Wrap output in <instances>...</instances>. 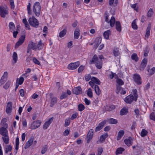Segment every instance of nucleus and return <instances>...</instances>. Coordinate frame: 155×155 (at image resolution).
<instances>
[{"label":"nucleus","instance_id":"nucleus-38","mask_svg":"<svg viewBox=\"0 0 155 155\" xmlns=\"http://www.w3.org/2000/svg\"><path fill=\"white\" fill-rule=\"evenodd\" d=\"M124 149L123 148H118L116 151V154L117 155L122 153V152L124 151Z\"/></svg>","mask_w":155,"mask_h":155},{"label":"nucleus","instance_id":"nucleus-55","mask_svg":"<svg viewBox=\"0 0 155 155\" xmlns=\"http://www.w3.org/2000/svg\"><path fill=\"white\" fill-rule=\"evenodd\" d=\"M150 118L151 120L155 121V113L152 112L150 115Z\"/></svg>","mask_w":155,"mask_h":155},{"label":"nucleus","instance_id":"nucleus-16","mask_svg":"<svg viewBox=\"0 0 155 155\" xmlns=\"http://www.w3.org/2000/svg\"><path fill=\"white\" fill-rule=\"evenodd\" d=\"M0 134L3 136H6L8 135L7 130L4 127H2L0 128Z\"/></svg>","mask_w":155,"mask_h":155},{"label":"nucleus","instance_id":"nucleus-64","mask_svg":"<svg viewBox=\"0 0 155 155\" xmlns=\"http://www.w3.org/2000/svg\"><path fill=\"white\" fill-rule=\"evenodd\" d=\"M33 62L38 65H40V62L35 58H33Z\"/></svg>","mask_w":155,"mask_h":155},{"label":"nucleus","instance_id":"nucleus-47","mask_svg":"<svg viewBox=\"0 0 155 155\" xmlns=\"http://www.w3.org/2000/svg\"><path fill=\"white\" fill-rule=\"evenodd\" d=\"M149 49L148 46H147L144 51V55L145 57L147 56L149 52Z\"/></svg>","mask_w":155,"mask_h":155},{"label":"nucleus","instance_id":"nucleus-5","mask_svg":"<svg viewBox=\"0 0 155 155\" xmlns=\"http://www.w3.org/2000/svg\"><path fill=\"white\" fill-rule=\"evenodd\" d=\"M79 65L80 63L79 61L72 63L68 65V68L69 69L74 70L77 68Z\"/></svg>","mask_w":155,"mask_h":155},{"label":"nucleus","instance_id":"nucleus-22","mask_svg":"<svg viewBox=\"0 0 155 155\" xmlns=\"http://www.w3.org/2000/svg\"><path fill=\"white\" fill-rule=\"evenodd\" d=\"M116 28L117 31L120 32L121 31V27L120 23L119 21H117L115 22Z\"/></svg>","mask_w":155,"mask_h":155},{"label":"nucleus","instance_id":"nucleus-57","mask_svg":"<svg viewBox=\"0 0 155 155\" xmlns=\"http://www.w3.org/2000/svg\"><path fill=\"white\" fill-rule=\"evenodd\" d=\"M11 84V82L8 81L4 86V88L5 89H8L9 87Z\"/></svg>","mask_w":155,"mask_h":155},{"label":"nucleus","instance_id":"nucleus-63","mask_svg":"<svg viewBox=\"0 0 155 155\" xmlns=\"http://www.w3.org/2000/svg\"><path fill=\"white\" fill-rule=\"evenodd\" d=\"M10 2L11 8L12 9H14L15 8V5L14 0H10Z\"/></svg>","mask_w":155,"mask_h":155},{"label":"nucleus","instance_id":"nucleus-32","mask_svg":"<svg viewBox=\"0 0 155 155\" xmlns=\"http://www.w3.org/2000/svg\"><path fill=\"white\" fill-rule=\"evenodd\" d=\"M94 89L96 94L98 95H99L101 93V91L99 87L97 85H95Z\"/></svg>","mask_w":155,"mask_h":155},{"label":"nucleus","instance_id":"nucleus-60","mask_svg":"<svg viewBox=\"0 0 155 155\" xmlns=\"http://www.w3.org/2000/svg\"><path fill=\"white\" fill-rule=\"evenodd\" d=\"M67 94L66 92H63L60 96L61 99H63L67 97Z\"/></svg>","mask_w":155,"mask_h":155},{"label":"nucleus","instance_id":"nucleus-20","mask_svg":"<svg viewBox=\"0 0 155 155\" xmlns=\"http://www.w3.org/2000/svg\"><path fill=\"white\" fill-rule=\"evenodd\" d=\"M28 47L34 50H36L37 49L35 44L32 41L29 42Z\"/></svg>","mask_w":155,"mask_h":155},{"label":"nucleus","instance_id":"nucleus-42","mask_svg":"<svg viewBox=\"0 0 155 155\" xmlns=\"http://www.w3.org/2000/svg\"><path fill=\"white\" fill-rule=\"evenodd\" d=\"M133 93L134 95V100L136 101L138 97V95L137 94V91L136 89H134L133 90Z\"/></svg>","mask_w":155,"mask_h":155},{"label":"nucleus","instance_id":"nucleus-1","mask_svg":"<svg viewBox=\"0 0 155 155\" xmlns=\"http://www.w3.org/2000/svg\"><path fill=\"white\" fill-rule=\"evenodd\" d=\"M90 64H95V66L98 69H101L102 67V60L99 59L97 56L96 54L94 56L92 60L90 61Z\"/></svg>","mask_w":155,"mask_h":155},{"label":"nucleus","instance_id":"nucleus-15","mask_svg":"<svg viewBox=\"0 0 155 155\" xmlns=\"http://www.w3.org/2000/svg\"><path fill=\"white\" fill-rule=\"evenodd\" d=\"M94 135V130L91 129L88 132V143L92 139Z\"/></svg>","mask_w":155,"mask_h":155},{"label":"nucleus","instance_id":"nucleus-35","mask_svg":"<svg viewBox=\"0 0 155 155\" xmlns=\"http://www.w3.org/2000/svg\"><path fill=\"white\" fill-rule=\"evenodd\" d=\"M2 139L3 140L4 142L6 144H8L9 143V137L8 135L6 136L2 137Z\"/></svg>","mask_w":155,"mask_h":155},{"label":"nucleus","instance_id":"nucleus-52","mask_svg":"<svg viewBox=\"0 0 155 155\" xmlns=\"http://www.w3.org/2000/svg\"><path fill=\"white\" fill-rule=\"evenodd\" d=\"M122 89L121 88L120 86L118 85H117V88L116 90V92L117 94L120 93Z\"/></svg>","mask_w":155,"mask_h":155},{"label":"nucleus","instance_id":"nucleus-50","mask_svg":"<svg viewBox=\"0 0 155 155\" xmlns=\"http://www.w3.org/2000/svg\"><path fill=\"white\" fill-rule=\"evenodd\" d=\"M84 106L82 104H80L78 105V110L79 111H82L84 109Z\"/></svg>","mask_w":155,"mask_h":155},{"label":"nucleus","instance_id":"nucleus-48","mask_svg":"<svg viewBox=\"0 0 155 155\" xmlns=\"http://www.w3.org/2000/svg\"><path fill=\"white\" fill-rule=\"evenodd\" d=\"M113 53L115 56H117L119 54V50L118 48H115L113 50Z\"/></svg>","mask_w":155,"mask_h":155},{"label":"nucleus","instance_id":"nucleus-45","mask_svg":"<svg viewBox=\"0 0 155 155\" xmlns=\"http://www.w3.org/2000/svg\"><path fill=\"white\" fill-rule=\"evenodd\" d=\"M117 79V80H116V82L118 84L117 85L120 86L124 84V82L121 79L118 78Z\"/></svg>","mask_w":155,"mask_h":155},{"label":"nucleus","instance_id":"nucleus-58","mask_svg":"<svg viewBox=\"0 0 155 155\" xmlns=\"http://www.w3.org/2000/svg\"><path fill=\"white\" fill-rule=\"evenodd\" d=\"M103 152V149L102 147H99L97 150V155H101Z\"/></svg>","mask_w":155,"mask_h":155},{"label":"nucleus","instance_id":"nucleus-24","mask_svg":"<svg viewBox=\"0 0 155 155\" xmlns=\"http://www.w3.org/2000/svg\"><path fill=\"white\" fill-rule=\"evenodd\" d=\"M80 30L78 28H76L74 31V38L75 39H78L80 35Z\"/></svg>","mask_w":155,"mask_h":155},{"label":"nucleus","instance_id":"nucleus-34","mask_svg":"<svg viewBox=\"0 0 155 155\" xmlns=\"http://www.w3.org/2000/svg\"><path fill=\"white\" fill-rule=\"evenodd\" d=\"M108 134L107 133H105L104 134L102 135L100 137V140L101 141H104L106 138L108 137Z\"/></svg>","mask_w":155,"mask_h":155},{"label":"nucleus","instance_id":"nucleus-49","mask_svg":"<svg viewBox=\"0 0 155 155\" xmlns=\"http://www.w3.org/2000/svg\"><path fill=\"white\" fill-rule=\"evenodd\" d=\"M70 123V119L68 118L66 119L65 120L64 126L66 127L69 125Z\"/></svg>","mask_w":155,"mask_h":155},{"label":"nucleus","instance_id":"nucleus-14","mask_svg":"<svg viewBox=\"0 0 155 155\" xmlns=\"http://www.w3.org/2000/svg\"><path fill=\"white\" fill-rule=\"evenodd\" d=\"M147 58H144L142 61L140 67V70H143L145 68L147 63Z\"/></svg>","mask_w":155,"mask_h":155},{"label":"nucleus","instance_id":"nucleus-36","mask_svg":"<svg viewBox=\"0 0 155 155\" xmlns=\"http://www.w3.org/2000/svg\"><path fill=\"white\" fill-rule=\"evenodd\" d=\"M136 19L134 20L132 22L131 24V26L132 28L135 30L137 29L138 28L136 24Z\"/></svg>","mask_w":155,"mask_h":155},{"label":"nucleus","instance_id":"nucleus-4","mask_svg":"<svg viewBox=\"0 0 155 155\" xmlns=\"http://www.w3.org/2000/svg\"><path fill=\"white\" fill-rule=\"evenodd\" d=\"M8 13V8L3 6H0V15L1 17L5 18L6 15Z\"/></svg>","mask_w":155,"mask_h":155},{"label":"nucleus","instance_id":"nucleus-46","mask_svg":"<svg viewBox=\"0 0 155 155\" xmlns=\"http://www.w3.org/2000/svg\"><path fill=\"white\" fill-rule=\"evenodd\" d=\"M148 133L147 131L145 129H143L141 132V136L142 137H144L147 135Z\"/></svg>","mask_w":155,"mask_h":155},{"label":"nucleus","instance_id":"nucleus-41","mask_svg":"<svg viewBox=\"0 0 155 155\" xmlns=\"http://www.w3.org/2000/svg\"><path fill=\"white\" fill-rule=\"evenodd\" d=\"M12 149V147L10 145H8L6 148L5 153H7L8 152H11Z\"/></svg>","mask_w":155,"mask_h":155},{"label":"nucleus","instance_id":"nucleus-59","mask_svg":"<svg viewBox=\"0 0 155 155\" xmlns=\"http://www.w3.org/2000/svg\"><path fill=\"white\" fill-rule=\"evenodd\" d=\"M88 96L90 97H93V93L91 88H89L88 89Z\"/></svg>","mask_w":155,"mask_h":155},{"label":"nucleus","instance_id":"nucleus-37","mask_svg":"<svg viewBox=\"0 0 155 155\" xmlns=\"http://www.w3.org/2000/svg\"><path fill=\"white\" fill-rule=\"evenodd\" d=\"M12 58L13 60L14 61V64L16 63L18 60V56L17 53L15 52L13 53Z\"/></svg>","mask_w":155,"mask_h":155},{"label":"nucleus","instance_id":"nucleus-39","mask_svg":"<svg viewBox=\"0 0 155 155\" xmlns=\"http://www.w3.org/2000/svg\"><path fill=\"white\" fill-rule=\"evenodd\" d=\"M43 45L44 44L42 43L41 41L40 40L36 47L37 48L40 50L43 48Z\"/></svg>","mask_w":155,"mask_h":155},{"label":"nucleus","instance_id":"nucleus-43","mask_svg":"<svg viewBox=\"0 0 155 155\" xmlns=\"http://www.w3.org/2000/svg\"><path fill=\"white\" fill-rule=\"evenodd\" d=\"M153 10L152 8H150L148 11V12L147 14V16L148 17H150L153 15Z\"/></svg>","mask_w":155,"mask_h":155},{"label":"nucleus","instance_id":"nucleus-61","mask_svg":"<svg viewBox=\"0 0 155 155\" xmlns=\"http://www.w3.org/2000/svg\"><path fill=\"white\" fill-rule=\"evenodd\" d=\"M109 107V109H107V110L109 111H111L115 108V106L113 105H111V106H107V108Z\"/></svg>","mask_w":155,"mask_h":155},{"label":"nucleus","instance_id":"nucleus-7","mask_svg":"<svg viewBox=\"0 0 155 155\" xmlns=\"http://www.w3.org/2000/svg\"><path fill=\"white\" fill-rule=\"evenodd\" d=\"M41 123V121L40 120H37L36 121L33 122L31 125V129H35L38 128L40 127Z\"/></svg>","mask_w":155,"mask_h":155},{"label":"nucleus","instance_id":"nucleus-56","mask_svg":"<svg viewBox=\"0 0 155 155\" xmlns=\"http://www.w3.org/2000/svg\"><path fill=\"white\" fill-rule=\"evenodd\" d=\"M22 21L24 24H25V26L26 27L28 28L29 27V25L28 23V21L26 18L23 19Z\"/></svg>","mask_w":155,"mask_h":155},{"label":"nucleus","instance_id":"nucleus-27","mask_svg":"<svg viewBox=\"0 0 155 155\" xmlns=\"http://www.w3.org/2000/svg\"><path fill=\"white\" fill-rule=\"evenodd\" d=\"M91 80L94 83L99 85L101 83L100 81L97 78L95 77H92L91 78Z\"/></svg>","mask_w":155,"mask_h":155},{"label":"nucleus","instance_id":"nucleus-19","mask_svg":"<svg viewBox=\"0 0 155 155\" xmlns=\"http://www.w3.org/2000/svg\"><path fill=\"white\" fill-rule=\"evenodd\" d=\"M102 38L101 37L97 38L95 40L94 44L96 45H94V48H96L99 44L101 43Z\"/></svg>","mask_w":155,"mask_h":155},{"label":"nucleus","instance_id":"nucleus-62","mask_svg":"<svg viewBox=\"0 0 155 155\" xmlns=\"http://www.w3.org/2000/svg\"><path fill=\"white\" fill-rule=\"evenodd\" d=\"M24 80V78L22 77H20L18 83L19 85H21L23 83Z\"/></svg>","mask_w":155,"mask_h":155},{"label":"nucleus","instance_id":"nucleus-26","mask_svg":"<svg viewBox=\"0 0 155 155\" xmlns=\"http://www.w3.org/2000/svg\"><path fill=\"white\" fill-rule=\"evenodd\" d=\"M109 77L110 79H112L114 78L115 79H117L118 78V75L115 73H114L112 71L110 72V74L109 75Z\"/></svg>","mask_w":155,"mask_h":155},{"label":"nucleus","instance_id":"nucleus-18","mask_svg":"<svg viewBox=\"0 0 155 155\" xmlns=\"http://www.w3.org/2000/svg\"><path fill=\"white\" fill-rule=\"evenodd\" d=\"M72 92L73 94L77 95L80 94L82 92L81 88L80 87H78L73 89Z\"/></svg>","mask_w":155,"mask_h":155},{"label":"nucleus","instance_id":"nucleus-9","mask_svg":"<svg viewBox=\"0 0 155 155\" xmlns=\"http://www.w3.org/2000/svg\"><path fill=\"white\" fill-rule=\"evenodd\" d=\"M133 78L134 81L136 82L138 84L140 85L141 84V78L139 74H135L133 75Z\"/></svg>","mask_w":155,"mask_h":155},{"label":"nucleus","instance_id":"nucleus-40","mask_svg":"<svg viewBox=\"0 0 155 155\" xmlns=\"http://www.w3.org/2000/svg\"><path fill=\"white\" fill-rule=\"evenodd\" d=\"M131 58L133 60H134L136 62L139 59L137 55L135 53L131 55Z\"/></svg>","mask_w":155,"mask_h":155},{"label":"nucleus","instance_id":"nucleus-25","mask_svg":"<svg viewBox=\"0 0 155 155\" xmlns=\"http://www.w3.org/2000/svg\"><path fill=\"white\" fill-rule=\"evenodd\" d=\"M111 31L110 30L105 31L103 35L104 38L106 39H109V35H110Z\"/></svg>","mask_w":155,"mask_h":155},{"label":"nucleus","instance_id":"nucleus-13","mask_svg":"<svg viewBox=\"0 0 155 155\" xmlns=\"http://www.w3.org/2000/svg\"><path fill=\"white\" fill-rule=\"evenodd\" d=\"M12 102L10 101L8 102L6 110V112L8 114L12 112Z\"/></svg>","mask_w":155,"mask_h":155},{"label":"nucleus","instance_id":"nucleus-54","mask_svg":"<svg viewBox=\"0 0 155 155\" xmlns=\"http://www.w3.org/2000/svg\"><path fill=\"white\" fill-rule=\"evenodd\" d=\"M27 8L28 10V14L29 15L31 14V4L30 3H29L28 5L27 6Z\"/></svg>","mask_w":155,"mask_h":155},{"label":"nucleus","instance_id":"nucleus-29","mask_svg":"<svg viewBox=\"0 0 155 155\" xmlns=\"http://www.w3.org/2000/svg\"><path fill=\"white\" fill-rule=\"evenodd\" d=\"M128 112V109L126 107H124L120 111V115H126Z\"/></svg>","mask_w":155,"mask_h":155},{"label":"nucleus","instance_id":"nucleus-17","mask_svg":"<svg viewBox=\"0 0 155 155\" xmlns=\"http://www.w3.org/2000/svg\"><path fill=\"white\" fill-rule=\"evenodd\" d=\"M34 139L33 137H31L28 140L26 143L25 145L24 148L25 149H26L30 147L32 144L33 141Z\"/></svg>","mask_w":155,"mask_h":155},{"label":"nucleus","instance_id":"nucleus-2","mask_svg":"<svg viewBox=\"0 0 155 155\" xmlns=\"http://www.w3.org/2000/svg\"><path fill=\"white\" fill-rule=\"evenodd\" d=\"M41 7L39 2H36L33 5V12L36 16L38 17L40 15Z\"/></svg>","mask_w":155,"mask_h":155},{"label":"nucleus","instance_id":"nucleus-23","mask_svg":"<svg viewBox=\"0 0 155 155\" xmlns=\"http://www.w3.org/2000/svg\"><path fill=\"white\" fill-rule=\"evenodd\" d=\"M124 134V131L123 130H120L118 133L117 137V140H120Z\"/></svg>","mask_w":155,"mask_h":155},{"label":"nucleus","instance_id":"nucleus-3","mask_svg":"<svg viewBox=\"0 0 155 155\" xmlns=\"http://www.w3.org/2000/svg\"><path fill=\"white\" fill-rule=\"evenodd\" d=\"M28 21L31 26L36 28H37L39 25L38 21L34 16H33L32 17L30 18H29Z\"/></svg>","mask_w":155,"mask_h":155},{"label":"nucleus","instance_id":"nucleus-6","mask_svg":"<svg viewBox=\"0 0 155 155\" xmlns=\"http://www.w3.org/2000/svg\"><path fill=\"white\" fill-rule=\"evenodd\" d=\"M25 38V35H22L19 38L18 41L16 42L15 45V48H18L24 42Z\"/></svg>","mask_w":155,"mask_h":155},{"label":"nucleus","instance_id":"nucleus-11","mask_svg":"<svg viewBox=\"0 0 155 155\" xmlns=\"http://www.w3.org/2000/svg\"><path fill=\"white\" fill-rule=\"evenodd\" d=\"M134 100V96L132 95H130L126 97L124 99V101L127 104L131 103Z\"/></svg>","mask_w":155,"mask_h":155},{"label":"nucleus","instance_id":"nucleus-33","mask_svg":"<svg viewBox=\"0 0 155 155\" xmlns=\"http://www.w3.org/2000/svg\"><path fill=\"white\" fill-rule=\"evenodd\" d=\"M57 102V98L56 97L53 98L51 99V103L50 104V106L52 107Z\"/></svg>","mask_w":155,"mask_h":155},{"label":"nucleus","instance_id":"nucleus-44","mask_svg":"<svg viewBox=\"0 0 155 155\" xmlns=\"http://www.w3.org/2000/svg\"><path fill=\"white\" fill-rule=\"evenodd\" d=\"M66 32L67 30L66 29H64L60 33L59 37L61 38L64 37L66 33Z\"/></svg>","mask_w":155,"mask_h":155},{"label":"nucleus","instance_id":"nucleus-12","mask_svg":"<svg viewBox=\"0 0 155 155\" xmlns=\"http://www.w3.org/2000/svg\"><path fill=\"white\" fill-rule=\"evenodd\" d=\"M133 139L131 137H129L125 139L124 140L125 144L128 147L131 146L133 144L132 141Z\"/></svg>","mask_w":155,"mask_h":155},{"label":"nucleus","instance_id":"nucleus-30","mask_svg":"<svg viewBox=\"0 0 155 155\" xmlns=\"http://www.w3.org/2000/svg\"><path fill=\"white\" fill-rule=\"evenodd\" d=\"M9 27L11 32L14 31L15 29V26L13 22H10L9 25Z\"/></svg>","mask_w":155,"mask_h":155},{"label":"nucleus","instance_id":"nucleus-21","mask_svg":"<svg viewBox=\"0 0 155 155\" xmlns=\"http://www.w3.org/2000/svg\"><path fill=\"white\" fill-rule=\"evenodd\" d=\"M150 66L148 65L147 67V71L148 72V74L151 75L154 74L155 71V67H153L150 70L149 69Z\"/></svg>","mask_w":155,"mask_h":155},{"label":"nucleus","instance_id":"nucleus-8","mask_svg":"<svg viewBox=\"0 0 155 155\" xmlns=\"http://www.w3.org/2000/svg\"><path fill=\"white\" fill-rule=\"evenodd\" d=\"M133 149H135L134 150L135 152L137 154H139L141 153V152L143 150V148L141 146L137 145L136 146H134L132 147Z\"/></svg>","mask_w":155,"mask_h":155},{"label":"nucleus","instance_id":"nucleus-10","mask_svg":"<svg viewBox=\"0 0 155 155\" xmlns=\"http://www.w3.org/2000/svg\"><path fill=\"white\" fill-rule=\"evenodd\" d=\"M54 118L52 117L48 119V120L45 122L43 126V128L44 130H46L49 127L53 120Z\"/></svg>","mask_w":155,"mask_h":155},{"label":"nucleus","instance_id":"nucleus-51","mask_svg":"<svg viewBox=\"0 0 155 155\" xmlns=\"http://www.w3.org/2000/svg\"><path fill=\"white\" fill-rule=\"evenodd\" d=\"M48 147L46 145H45L43 147L41 150V153L42 154H44L47 150Z\"/></svg>","mask_w":155,"mask_h":155},{"label":"nucleus","instance_id":"nucleus-31","mask_svg":"<svg viewBox=\"0 0 155 155\" xmlns=\"http://www.w3.org/2000/svg\"><path fill=\"white\" fill-rule=\"evenodd\" d=\"M108 123L111 124H116L117 123V120L113 118H110L108 120Z\"/></svg>","mask_w":155,"mask_h":155},{"label":"nucleus","instance_id":"nucleus-28","mask_svg":"<svg viewBox=\"0 0 155 155\" xmlns=\"http://www.w3.org/2000/svg\"><path fill=\"white\" fill-rule=\"evenodd\" d=\"M115 21V20L114 17V16H112L109 21L110 25L111 27H113L114 26ZM109 22H108V23Z\"/></svg>","mask_w":155,"mask_h":155},{"label":"nucleus","instance_id":"nucleus-53","mask_svg":"<svg viewBox=\"0 0 155 155\" xmlns=\"http://www.w3.org/2000/svg\"><path fill=\"white\" fill-rule=\"evenodd\" d=\"M107 122V121L106 120H104L103 121L101 122L98 125L100 126L101 128H103L104 125L106 124Z\"/></svg>","mask_w":155,"mask_h":155}]
</instances>
